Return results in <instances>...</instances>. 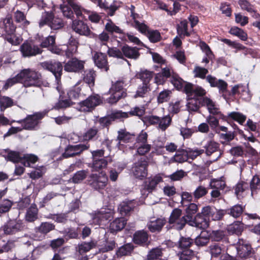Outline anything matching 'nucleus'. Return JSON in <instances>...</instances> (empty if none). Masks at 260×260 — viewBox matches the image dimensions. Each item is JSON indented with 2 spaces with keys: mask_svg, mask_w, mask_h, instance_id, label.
I'll use <instances>...</instances> for the list:
<instances>
[{
  "mask_svg": "<svg viewBox=\"0 0 260 260\" xmlns=\"http://www.w3.org/2000/svg\"><path fill=\"white\" fill-rule=\"evenodd\" d=\"M18 77H19L21 83L25 87H41L43 84L41 74L31 69L21 70Z\"/></svg>",
  "mask_w": 260,
  "mask_h": 260,
  "instance_id": "1",
  "label": "nucleus"
},
{
  "mask_svg": "<svg viewBox=\"0 0 260 260\" xmlns=\"http://www.w3.org/2000/svg\"><path fill=\"white\" fill-rule=\"evenodd\" d=\"M127 85L126 81L124 79H121L115 82H112V86L109 89L111 96L107 99L108 102L111 104L116 103L119 100L123 99L127 96Z\"/></svg>",
  "mask_w": 260,
  "mask_h": 260,
  "instance_id": "2",
  "label": "nucleus"
},
{
  "mask_svg": "<svg viewBox=\"0 0 260 260\" xmlns=\"http://www.w3.org/2000/svg\"><path fill=\"white\" fill-rule=\"evenodd\" d=\"M48 111L35 112L32 114L28 115L24 119L18 120L16 122L21 124L23 128L28 131L36 130L41 123L42 120L47 115Z\"/></svg>",
  "mask_w": 260,
  "mask_h": 260,
  "instance_id": "3",
  "label": "nucleus"
},
{
  "mask_svg": "<svg viewBox=\"0 0 260 260\" xmlns=\"http://www.w3.org/2000/svg\"><path fill=\"white\" fill-rule=\"evenodd\" d=\"M185 215H183L182 210L178 208H174L168 219L169 223L175 229L182 230L186 224L189 225V220L186 219Z\"/></svg>",
  "mask_w": 260,
  "mask_h": 260,
  "instance_id": "4",
  "label": "nucleus"
},
{
  "mask_svg": "<svg viewBox=\"0 0 260 260\" xmlns=\"http://www.w3.org/2000/svg\"><path fill=\"white\" fill-rule=\"evenodd\" d=\"M108 178L105 173L91 174L87 179L88 184L94 190L100 191L107 185Z\"/></svg>",
  "mask_w": 260,
  "mask_h": 260,
  "instance_id": "5",
  "label": "nucleus"
},
{
  "mask_svg": "<svg viewBox=\"0 0 260 260\" xmlns=\"http://www.w3.org/2000/svg\"><path fill=\"white\" fill-rule=\"evenodd\" d=\"M145 122L150 125H157L158 129L165 131L171 124L172 117L170 115L162 117L156 115H149L145 117Z\"/></svg>",
  "mask_w": 260,
  "mask_h": 260,
  "instance_id": "6",
  "label": "nucleus"
},
{
  "mask_svg": "<svg viewBox=\"0 0 260 260\" xmlns=\"http://www.w3.org/2000/svg\"><path fill=\"white\" fill-rule=\"evenodd\" d=\"M3 229L5 234L13 235L23 231L25 225L23 221L20 219H9L3 226Z\"/></svg>",
  "mask_w": 260,
  "mask_h": 260,
  "instance_id": "7",
  "label": "nucleus"
},
{
  "mask_svg": "<svg viewBox=\"0 0 260 260\" xmlns=\"http://www.w3.org/2000/svg\"><path fill=\"white\" fill-rule=\"evenodd\" d=\"M148 166L147 158H141L139 159L134 164L132 168V171L135 177L140 179H143L146 177L148 174Z\"/></svg>",
  "mask_w": 260,
  "mask_h": 260,
  "instance_id": "8",
  "label": "nucleus"
},
{
  "mask_svg": "<svg viewBox=\"0 0 260 260\" xmlns=\"http://www.w3.org/2000/svg\"><path fill=\"white\" fill-rule=\"evenodd\" d=\"M133 26L142 34H147L149 40L153 43L159 41L160 39V33L157 30H148L147 26L143 23L135 20Z\"/></svg>",
  "mask_w": 260,
  "mask_h": 260,
  "instance_id": "9",
  "label": "nucleus"
},
{
  "mask_svg": "<svg viewBox=\"0 0 260 260\" xmlns=\"http://www.w3.org/2000/svg\"><path fill=\"white\" fill-rule=\"evenodd\" d=\"M20 50L24 57L36 56L43 51L38 45L28 42H25L21 45Z\"/></svg>",
  "mask_w": 260,
  "mask_h": 260,
  "instance_id": "10",
  "label": "nucleus"
},
{
  "mask_svg": "<svg viewBox=\"0 0 260 260\" xmlns=\"http://www.w3.org/2000/svg\"><path fill=\"white\" fill-rule=\"evenodd\" d=\"M102 103V100L100 95L93 94L80 102V107L83 111H90Z\"/></svg>",
  "mask_w": 260,
  "mask_h": 260,
  "instance_id": "11",
  "label": "nucleus"
},
{
  "mask_svg": "<svg viewBox=\"0 0 260 260\" xmlns=\"http://www.w3.org/2000/svg\"><path fill=\"white\" fill-rule=\"evenodd\" d=\"M90 147L88 144H80L76 145H69L63 153L62 156L64 158L73 157L76 155H80L83 151L88 150Z\"/></svg>",
  "mask_w": 260,
  "mask_h": 260,
  "instance_id": "12",
  "label": "nucleus"
},
{
  "mask_svg": "<svg viewBox=\"0 0 260 260\" xmlns=\"http://www.w3.org/2000/svg\"><path fill=\"white\" fill-rule=\"evenodd\" d=\"M41 64L43 69L51 72L56 80L60 79L62 71V66L60 62L45 61Z\"/></svg>",
  "mask_w": 260,
  "mask_h": 260,
  "instance_id": "13",
  "label": "nucleus"
},
{
  "mask_svg": "<svg viewBox=\"0 0 260 260\" xmlns=\"http://www.w3.org/2000/svg\"><path fill=\"white\" fill-rule=\"evenodd\" d=\"M72 28L77 34L81 36L89 37L91 35H93L88 25L82 20L76 19L73 20L72 24Z\"/></svg>",
  "mask_w": 260,
  "mask_h": 260,
  "instance_id": "14",
  "label": "nucleus"
},
{
  "mask_svg": "<svg viewBox=\"0 0 260 260\" xmlns=\"http://www.w3.org/2000/svg\"><path fill=\"white\" fill-rule=\"evenodd\" d=\"M251 246L243 239H239L237 247V253L241 258H246L252 254Z\"/></svg>",
  "mask_w": 260,
  "mask_h": 260,
  "instance_id": "15",
  "label": "nucleus"
},
{
  "mask_svg": "<svg viewBox=\"0 0 260 260\" xmlns=\"http://www.w3.org/2000/svg\"><path fill=\"white\" fill-rule=\"evenodd\" d=\"M207 81L212 87H217L219 92L223 94L227 91L228 83L222 79H217L216 77L211 75H208L206 77Z\"/></svg>",
  "mask_w": 260,
  "mask_h": 260,
  "instance_id": "16",
  "label": "nucleus"
},
{
  "mask_svg": "<svg viewBox=\"0 0 260 260\" xmlns=\"http://www.w3.org/2000/svg\"><path fill=\"white\" fill-rule=\"evenodd\" d=\"M93 59L95 64L99 68L103 69L105 71H107L109 70V66L106 54L96 52L93 56Z\"/></svg>",
  "mask_w": 260,
  "mask_h": 260,
  "instance_id": "17",
  "label": "nucleus"
},
{
  "mask_svg": "<svg viewBox=\"0 0 260 260\" xmlns=\"http://www.w3.org/2000/svg\"><path fill=\"white\" fill-rule=\"evenodd\" d=\"M162 181V178L159 175L149 178L144 182L143 185V190L149 193L151 192L155 189L157 185Z\"/></svg>",
  "mask_w": 260,
  "mask_h": 260,
  "instance_id": "18",
  "label": "nucleus"
},
{
  "mask_svg": "<svg viewBox=\"0 0 260 260\" xmlns=\"http://www.w3.org/2000/svg\"><path fill=\"white\" fill-rule=\"evenodd\" d=\"M113 216V212L111 211H98L94 214L92 219L93 222L96 224H102L105 221L110 220Z\"/></svg>",
  "mask_w": 260,
  "mask_h": 260,
  "instance_id": "19",
  "label": "nucleus"
},
{
  "mask_svg": "<svg viewBox=\"0 0 260 260\" xmlns=\"http://www.w3.org/2000/svg\"><path fill=\"white\" fill-rule=\"evenodd\" d=\"M189 225L199 229H205L208 226V222L201 213H198L191 220H189Z\"/></svg>",
  "mask_w": 260,
  "mask_h": 260,
  "instance_id": "20",
  "label": "nucleus"
},
{
  "mask_svg": "<svg viewBox=\"0 0 260 260\" xmlns=\"http://www.w3.org/2000/svg\"><path fill=\"white\" fill-rule=\"evenodd\" d=\"M123 59L124 57L129 59H137L140 56L139 49L136 47H133L127 45H124L121 47Z\"/></svg>",
  "mask_w": 260,
  "mask_h": 260,
  "instance_id": "21",
  "label": "nucleus"
},
{
  "mask_svg": "<svg viewBox=\"0 0 260 260\" xmlns=\"http://www.w3.org/2000/svg\"><path fill=\"white\" fill-rule=\"evenodd\" d=\"M84 67L83 62L76 58L68 61L64 66V70L67 72H78Z\"/></svg>",
  "mask_w": 260,
  "mask_h": 260,
  "instance_id": "22",
  "label": "nucleus"
},
{
  "mask_svg": "<svg viewBox=\"0 0 260 260\" xmlns=\"http://www.w3.org/2000/svg\"><path fill=\"white\" fill-rule=\"evenodd\" d=\"M0 27L4 29L6 34L15 32L16 26L13 23L10 15H7L3 21H0Z\"/></svg>",
  "mask_w": 260,
  "mask_h": 260,
  "instance_id": "23",
  "label": "nucleus"
},
{
  "mask_svg": "<svg viewBox=\"0 0 260 260\" xmlns=\"http://www.w3.org/2000/svg\"><path fill=\"white\" fill-rule=\"evenodd\" d=\"M244 210L245 206L238 204L225 209V211L226 214L237 219L242 216Z\"/></svg>",
  "mask_w": 260,
  "mask_h": 260,
  "instance_id": "24",
  "label": "nucleus"
},
{
  "mask_svg": "<svg viewBox=\"0 0 260 260\" xmlns=\"http://www.w3.org/2000/svg\"><path fill=\"white\" fill-rule=\"evenodd\" d=\"M249 188L251 191V196L256 198L260 191V178L257 175H254L249 184Z\"/></svg>",
  "mask_w": 260,
  "mask_h": 260,
  "instance_id": "25",
  "label": "nucleus"
},
{
  "mask_svg": "<svg viewBox=\"0 0 260 260\" xmlns=\"http://www.w3.org/2000/svg\"><path fill=\"white\" fill-rule=\"evenodd\" d=\"M166 223V220L163 218H157L149 221L147 226L151 232H159Z\"/></svg>",
  "mask_w": 260,
  "mask_h": 260,
  "instance_id": "26",
  "label": "nucleus"
},
{
  "mask_svg": "<svg viewBox=\"0 0 260 260\" xmlns=\"http://www.w3.org/2000/svg\"><path fill=\"white\" fill-rule=\"evenodd\" d=\"M117 133V140L119 142L129 143L133 142L135 140V135L126 131L125 128L120 129L118 131Z\"/></svg>",
  "mask_w": 260,
  "mask_h": 260,
  "instance_id": "27",
  "label": "nucleus"
},
{
  "mask_svg": "<svg viewBox=\"0 0 260 260\" xmlns=\"http://www.w3.org/2000/svg\"><path fill=\"white\" fill-rule=\"evenodd\" d=\"M38 218V209L35 204H32L26 210L25 220L28 222H34Z\"/></svg>",
  "mask_w": 260,
  "mask_h": 260,
  "instance_id": "28",
  "label": "nucleus"
},
{
  "mask_svg": "<svg viewBox=\"0 0 260 260\" xmlns=\"http://www.w3.org/2000/svg\"><path fill=\"white\" fill-rule=\"evenodd\" d=\"M206 149V153L207 155H210L214 153H217L216 159L218 158L222 154L219 149V144L214 141H209L205 147Z\"/></svg>",
  "mask_w": 260,
  "mask_h": 260,
  "instance_id": "29",
  "label": "nucleus"
},
{
  "mask_svg": "<svg viewBox=\"0 0 260 260\" xmlns=\"http://www.w3.org/2000/svg\"><path fill=\"white\" fill-rule=\"evenodd\" d=\"M79 43L74 37H71L68 43V48L66 51V56L70 58L77 52Z\"/></svg>",
  "mask_w": 260,
  "mask_h": 260,
  "instance_id": "30",
  "label": "nucleus"
},
{
  "mask_svg": "<svg viewBox=\"0 0 260 260\" xmlns=\"http://www.w3.org/2000/svg\"><path fill=\"white\" fill-rule=\"evenodd\" d=\"M36 39L40 43V47L47 48L48 49L51 45L55 44V37L53 36H49L47 37L44 38L43 36L38 34Z\"/></svg>",
  "mask_w": 260,
  "mask_h": 260,
  "instance_id": "31",
  "label": "nucleus"
},
{
  "mask_svg": "<svg viewBox=\"0 0 260 260\" xmlns=\"http://www.w3.org/2000/svg\"><path fill=\"white\" fill-rule=\"evenodd\" d=\"M244 230V224L242 221H235L227 228L228 232L231 234L241 235Z\"/></svg>",
  "mask_w": 260,
  "mask_h": 260,
  "instance_id": "32",
  "label": "nucleus"
},
{
  "mask_svg": "<svg viewBox=\"0 0 260 260\" xmlns=\"http://www.w3.org/2000/svg\"><path fill=\"white\" fill-rule=\"evenodd\" d=\"M99 129L96 126H92L87 129L82 136L84 141H90L94 140L98 138Z\"/></svg>",
  "mask_w": 260,
  "mask_h": 260,
  "instance_id": "33",
  "label": "nucleus"
},
{
  "mask_svg": "<svg viewBox=\"0 0 260 260\" xmlns=\"http://www.w3.org/2000/svg\"><path fill=\"white\" fill-rule=\"evenodd\" d=\"M55 225L49 222H43L38 226L35 228L36 233L47 235L55 229Z\"/></svg>",
  "mask_w": 260,
  "mask_h": 260,
  "instance_id": "34",
  "label": "nucleus"
},
{
  "mask_svg": "<svg viewBox=\"0 0 260 260\" xmlns=\"http://www.w3.org/2000/svg\"><path fill=\"white\" fill-rule=\"evenodd\" d=\"M188 159V151L183 149H178L171 160L174 162L182 163Z\"/></svg>",
  "mask_w": 260,
  "mask_h": 260,
  "instance_id": "35",
  "label": "nucleus"
},
{
  "mask_svg": "<svg viewBox=\"0 0 260 260\" xmlns=\"http://www.w3.org/2000/svg\"><path fill=\"white\" fill-rule=\"evenodd\" d=\"M126 223V220L124 218H117L110 223V230L112 233L121 231Z\"/></svg>",
  "mask_w": 260,
  "mask_h": 260,
  "instance_id": "36",
  "label": "nucleus"
},
{
  "mask_svg": "<svg viewBox=\"0 0 260 260\" xmlns=\"http://www.w3.org/2000/svg\"><path fill=\"white\" fill-rule=\"evenodd\" d=\"M112 159L109 157H104L101 159H95L92 161V165L91 167L95 171H99L100 170L106 168L108 164L111 162Z\"/></svg>",
  "mask_w": 260,
  "mask_h": 260,
  "instance_id": "37",
  "label": "nucleus"
},
{
  "mask_svg": "<svg viewBox=\"0 0 260 260\" xmlns=\"http://www.w3.org/2000/svg\"><path fill=\"white\" fill-rule=\"evenodd\" d=\"M202 102V105H206L210 114L213 115L221 114L219 110L215 107L214 103L210 99L205 97L203 99H200Z\"/></svg>",
  "mask_w": 260,
  "mask_h": 260,
  "instance_id": "38",
  "label": "nucleus"
},
{
  "mask_svg": "<svg viewBox=\"0 0 260 260\" xmlns=\"http://www.w3.org/2000/svg\"><path fill=\"white\" fill-rule=\"evenodd\" d=\"M163 255V249L160 247L153 248L150 250L146 255L147 260H155L159 259Z\"/></svg>",
  "mask_w": 260,
  "mask_h": 260,
  "instance_id": "39",
  "label": "nucleus"
},
{
  "mask_svg": "<svg viewBox=\"0 0 260 260\" xmlns=\"http://www.w3.org/2000/svg\"><path fill=\"white\" fill-rule=\"evenodd\" d=\"M148 239V235L146 232L139 231L134 235L133 240L135 243L142 245L147 242Z\"/></svg>",
  "mask_w": 260,
  "mask_h": 260,
  "instance_id": "40",
  "label": "nucleus"
},
{
  "mask_svg": "<svg viewBox=\"0 0 260 260\" xmlns=\"http://www.w3.org/2000/svg\"><path fill=\"white\" fill-rule=\"evenodd\" d=\"M64 26L63 20L61 18L55 16L53 13L49 27L52 30H56L62 28Z\"/></svg>",
  "mask_w": 260,
  "mask_h": 260,
  "instance_id": "41",
  "label": "nucleus"
},
{
  "mask_svg": "<svg viewBox=\"0 0 260 260\" xmlns=\"http://www.w3.org/2000/svg\"><path fill=\"white\" fill-rule=\"evenodd\" d=\"M5 151L7 153V155L5 157L6 159L14 163L21 161L23 158L20 153L18 151H12L8 149H6Z\"/></svg>",
  "mask_w": 260,
  "mask_h": 260,
  "instance_id": "42",
  "label": "nucleus"
},
{
  "mask_svg": "<svg viewBox=\"0 0 260 260\" xmlns=\"http://www.w3.org/2000/svg\"><path fill=\"white\" fill-rule=\"evenodd\" d=\"M96 242L91 240L89 242H82L78 245V251L82 255V253L89 251L90 249L95 247Z\"/></svg>",
  "mask_w": 260,
  "mask_h": 260,
  "instance_id": "43",
  "label": "nucleus"
},
{
  "mask_svg": "<svg viewBox=\"0 0 260 260\" xmlns=\"http://www.w3.org/2000/svg\"><path fill=\"white\" fill-rule=\"evenodd\" d=\"M53 14V13L51 11H45L42 13L39 21L40 28L43 27L44 25L49 26Z\"/></svg>",
  "mask_w": 260,
  "mask_h": 260,
  "instance_id": "44",
  "label": "nucleus"
},
{
  "mask_svg": "<svg viewBox=\"0 0 260 260\" xmlns=\"http://www.w3.org/2000/svg\"><path fill=\"white\" fill-rule=\"evenodd\" d=\"M153 72L148 70H141L137 74L138 78L140 79L142 81V83L150 84L149 82L153 77Z\"/></svg>",
  "mask_w": 260,
  "mask_h": 260,
  "instance_id": "45",
  "label": "nucleus"
},
{
  "mask_svg": "<svg viewBox=\"0 0 260 260\" xmlns=\"http://www.w3.org/2000/svg\"><path fill=\"white\" fill-rule=\"evenodd\" d=\"M95 3H98V6L102 9H104L110 16L114 15L115 12L117 10L118 7L115 5H110L109 6L107 3L104 2L102 0H96Z\"/></svg>",
  "mask_w": 260,
  "mask_h": 260,
  "instance_id": "46",
  "label": "nucleus"
},
{
  "mask_svg": "<svg viewBox=\"0 0 260 260\" xmlns=\"http://www.w3.org/2000/svg\"><path fill=\"white\" fill-rule=\"evenodd\" d=\"M210 236L206 232H202L194 240L195 244L198 246L206 245L209 242Z\"/></svg>",
  "mask_w": 260,
  "mask_h": 260,
  "instance_id": "47",
  "label": "nucleus"
},
{
  "mask_svg": "<svg viewBox=\"0 0 260 260\" xmlns=\"http://www.w3.org/2000/svg\"><path fill=\"white\" fill-rule=\"evenodd\" d=\"M14 105V100L7 96H2L0 98V111H4L7 108L12 107Z\"/></svg>",
  "mask_w": 260,
  "mask_h": 260,
  "instance_id": "48",
  "label": "nucleus"
},
{
  "mask_svg": "<svg viewBox=\"0 0 260 260\" xmlns=\"http://www.w3.org/2000/svg\"><path fill=\"white\" fill-rule=\"evenodd\" d=\"M150 91V84L142 83L140 84L137 88L135 98L141 97L144 98Z\"/></svg>",
  "mask_w": 260,
  "mask_h": 260,
  "instance_id": "49",
  "label": "nucleus"
},
{
  "mask_svg": "<svg viewBox=\"0 0 260 260\" xmlns=\"http://www.w3.org/2000/svg\"><path fill=\"white\" fill-rule=\"evenodd\" d=\"M172 92L169 89H164L160 92L157 97V101L158 104H162L168 102L172 96Z\"/></svg>",
  "mask_w": 260,
  "mask_h": 260,
  "instance_id": "50",
  "label": "nucleus"
},
{
  "mask_svg": "<svg viewBox=\"0 0 260 260\" xmlns=\"http://www.w3.org/2000/svg\"><path fill=\"white\" fill-rule=\"evenodd\" d=\"M14 18L17 23H21L24 26L29 24V21L26 20L25 14L19 10H17L14 13Z\"/></svg>",
  "mask_w": 260,
  "mask_h": 260,
  "instance_id": "51",
  "label": "nucleus"
},
{
  "mask_svg": "<svg viewBox=\"0 0 260 260\" xmlns=\"http://www.w3.org/2000/svg\"><path fill=\"white\" fill-rule=\"evenodd\" d=\"M234 190L237 196H242L245 191L249 190V184L244 181H240L235 186Z\"/></svg>",
  "mask_w": 260,
  "mask_h": 260,
  "instance_id": "52",
  "label": "nucleus"
},
{
  "mask_svg": "<svg viewBox=\"0 0 260 260\" xmlns=\"http://www.w3.org/2000/svg\"><path fill=\"white\" fill-rule=\"evenodd\" d=\"M134 249V245L132 243H128L120 247L117 251L118 256H122L131 253Z\"/></svg>",
  "mask_w": 260,
  "mask_h": 260,
  "instance_id": "53",
  "label": "nucleus"
},
{
  "mask_svg": "<svg viewBox=\"0 0 260 260\" xmlns=\"http://www.w3.org/2000/svg\"><path fill=\"white\" fill-rule=\"evenodd\" d=\"M209 235L211 240L216 242L221 241L226 237L225 232L221 230L212 231Z\"/></svg>",
  "mask_w": 260,
  "mask_h": 260,
  "instance_id": "54",
  "label": "nucleus"
},
{
  "mask_svg": "<svg viewBox=\"0 0 260 260\" xmlns=\"http://www.w3.org/2000/svg\"><path fill=\"white\" fill-rule=\"evenodd\" d=\"M134 207L132 202H122L119 206L118 209L122 215H127Z\"/></svg>",
  "mask_w": 260,
  "mask_h": 260,
  "instance_id": "55",
  "label": "nucleus"
},
{
  "mask_svg": "<svg viewBox=\"0 0 260 260\" xmlns=\"http://www.w3.org/2000/svg\"><path fill=\"white\" fill-rule=\"evenodd\" d=\"M88 173V170H81L77 171L72 177V181L75 183L81 182L87 176Z\"/></svg>",
  "mask_w": 260,
  "mask_h": 260,
  "instance_id": "56",
  "label": "nucleus"
},
{
  "mask_svg": "<svg viewBox=\"0 0 260 260\" xmlns=\"http://www.w3.org/2000/svg\"><path fill=\"white\" fill-rule=\"evenodd\" d=\"M230 33L234 36L238 37L242 41H246L247 39V34L242 29L238 27H232Z\"/></svg>",
  "mask_w": 260,
  "mask_h": 260,
  "instance_id": "57",
  "label": "nucleus"
},
{
  "mask_svg": "<svg viewBox=\"0 0 260 260\" xmlns=\"http://www.w3.org/2000/svg\"><path fill=\"white\" fill-rule=\"evenodd\" d=\"M198 210V206L194 203H190L185 209V217L187 219L191 220L193 215L197 212Z\"/></svg>",
  "mask_w": 260,
  "mask_h": 260,
  "instance_id": "58",
  "label": "nucleus"
},
{
  "mask_svg": "<svg viewBox=\"0 0 260 260\" xmlns=\"http://www.w3.org/2000/svg\"><path fill=\"white\" fill-rule=\"evenodd\" d=\"M206 121L210 125L212 130L216 133L219 134V128H217L219 126V120L217 118L210 115L207 117Z\"/></svg>",
  "mask_w": 260,
  "mask_h": 260,
  "instance_id": "59",
  "label": "nucleus"
},
{
  "mask_svg": "<svg viewBox=\"0 0 260 260\" xmlns=\"http://www.w3.org/2000/svg\"><path fill=\"white\" fill-rule=\"evenodd\" d=\"M225 182L221 179H212L211 180L209 186L212 189L223 190L225 187Z\"/></svg>",
  "mask_w": 260,
  "mask_h": 260,
  "instance_id": "60",
  "label": "nucleus"
},
{
  "mask_svg": "<svg viewBox=\"0 0 260 260\" xmlns=\"http://www.w3.org/2000/svg\"><path fill=\"white\" fill-rule=\"evenodd\" d=\"M208 73V70L207 69L200 66H196L193 71L194 77L203 79H206Z\"/></svg>",
  "mask_w": 260,
  "mask_h": 260,
  "instance_id": "61",
  "label": "nucleus"
},
{
  "mask_svg": "<svg viewBox=\"0 0 260 260\" xmlns=\"http://www.w3.org/2000/svg\"><path fill=\"white\" fill-rule=\"evenodd\" d=\"M95 75V72L93 70L86 71L83 80L88 85L93 86L94 83Z\"/></svg>",
  "mask_w": 260,
  "mask_h": 260,
  "instance_id": "62",
  "label": "nucleus"
},
{
  "mask_svg": "<svg viewBox=\"0 0 260 260\" xmlns=\"http://www.w3.org/2000/svg\"><path fill=\"white\" fill-rule=\"evenodd\" d=\"M190 101L188 102L187 107L189 111L196 112L199 109L200 103L199 99L192 97L189 99Z\"/></svg>",
  "mask_w": 260,
  "mask_h": 260,
  "instance_id": "63",
  "label": "nucleus"
},
{
  "mask_svg": "<svg viewBox=\"0 0 260 260\" xmlns=\"http://www.w3.org/2000/svg\"><path fill=\"white\" fill-rule=\"evenodd\" d=\"M178 255L179 260H191L193 257L194 253L192 250L186 249L179 252Z\"/></svg>",
  "mask_w": 260,
  "mask_h": 260,
  "instance_id": "64",
  "label": "nucleus"
}]
</instances>
